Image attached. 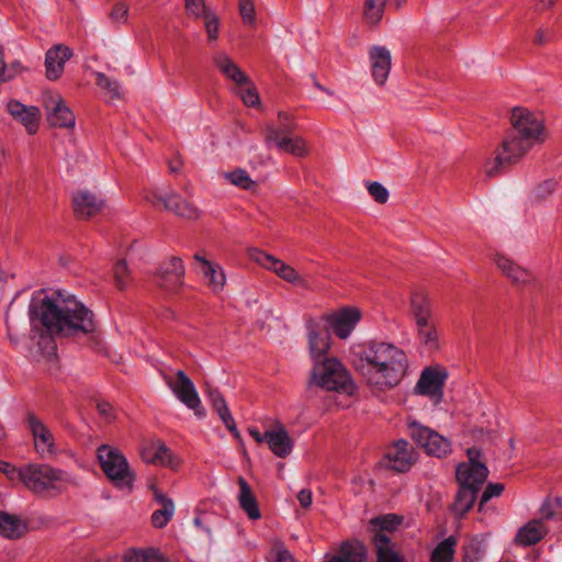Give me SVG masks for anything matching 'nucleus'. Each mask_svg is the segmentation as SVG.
<instances>
[{"mask_svg": "<svg viewBox=\"0 0 562 562\" xmlns=\"http://www.w3.org/2000/svg\"><path fill=\"white\" fill-rule=\"evenodd\" d=\"M29 316L32 331L42 326L47 334L77 336L95 330L94 314L75 296L56 292L53 295L37 293L33 295Z\"/></svg>", "mask_w": 562, "mask_h": 562, "instance_id": "nucleus-1", "label": "nucleus"}, {"mask_svg": "<svg viewBox=\"0 0 562 562\" xmlns=\"http://www.w3.org/2000/svg\"><path fill=\"white\" fill-rule=\"evenodd\" d=\"M512 131L504 137L495 151V157L486 164L487 177H494L501 170L517 164L535 146L548 137L543 119L525 108H515L510 115Z\"/></svg>", "mask_w": 562, "mask_h": 562, "instance_id": "nucleus-2", "label": "nucleus"}, {"mask_svg": "<svg viewBox=\"0 0 562 562\" xmlns=\"http://www.w3.org/2000/svg\"><path fill=\"white\" fill-rule=\"evenodd\" d=\"M355 366L366 381L378 390L397 386L408 370V357L398 346L369 341L353 352Z\"/></svg>", "mask_w": 562, "mask_h": 562, "instance_id": "nucleus-3", "label": "nucleus"}, {"mask_svg": "<svg viewBox=\"0 0 562 562\" xmlns=\"http://www.w3.org/2000/svg\"><path fill=\"white\" fill-rule=\"evenodd\" d=\"M469 461L457 467L456 476L459 490L452 505V512L464 516L474 505L477 493L488 476L487 467L480 461L481 452L476 448L467 451Z\"/></svg>", "mask_w": 562, "mask_h": 562, "instance_id": "nucleus-4", "label": "nucleus"}, {"mask_svg": "<svg viewBox=\"0 0 562 562\" xmlns=\"http://www.w3.org/2000/svg\"><path fill=\"white\" fill-rule=\"evenodd\" d=\"M18 473L23 484L36 494L57 491L63 484L72 482L67 472L45 463L26 464Z\"/></svg>", "mask_w": 562, "mask_h": 562, "instance_id": "nucleus-5", "label": "nucleus"}, {"mask_svg": "<svg viewBox=\"0 0 562 562\" xmlns=\"http://www.w3.org/2000/svg\"><path fill=\"white\" fill-rule=\"evenodd\" d=\"M310 385L346 394H352L355 391L350 374L336 358H325L314 363Z\"/></svg>", "mask_w": 562, "mask_h": 562, "instance_id": "nucleus-6", "label": "nucleus"}, {"mask_svg": "<svg viewBox=\"0 0 562 562\" xmlns=\"http://www.w3.org/2000/svg\"><path fill=\"white\" fill-rule=\"evenodd\" d=\"M97 457L103 473L116 487H132L134 474L122 451L110 445H101L97 450Z\"/></svg>", "mask_w": 562, "mask_h": 562, "instance_id": "nucleus-7", "label": "nucleus"}, {"mask_svg": "<svg viewBox=\"0 0 562 562\" xmlns=\"http://www.w3.org/2000/svg\"><path fill=\"white\" fill-rule=\"evenodd\" d=\"M249 258L263 269L277 274L280 279L294 286L301 289L310 288L308 281L305 279L304 276L296 271L294 267L288 265L286 262L282 261L281 259L270 254H267L261 249H250Z\"/></svg>", "mask_w": 562, "mask_h": 562, "instance_id": "nucleus-8", "label": "nucleus"}, {"mask_svg": "<svg viewBox=\"0 0 562 562\" xmlns=\"http://www.w3.org/2000/svg\"><path fill=\"white\" fill-rule=\"evenodd\" d=\"M412 439L434 457L443 458L452 451L451 442L436 430L414 420L408 423Z\"/></svg>", "mask_w": 562, "mask_h": 562, "instance_id": "nucleus-9", "label": "nucleus"}, {"mask_svg": "<svg viewBox=\"0 0 562 562\" xmlns=\"http://www.w3.org/2000/svg\"><path fill=\"white\" fill-rule=\"evenodd\" d=\"M164 380L173 395L189 409L194 412L198 418L205 417V411L192 380L182 370L176 372V376L165 375Z\"/></svg>", "mask_w": 562, "mask_h": 562, "instance_id": "nucleus-10", "label": "nucleus"}, {"mask_svg": "<svg viewBox=\"0 0 562 562\" xmlns=\"http://www.w3.org/2000/svg\"><path fill=\"white\" fill-rule=\"evenodd\" d=\"M26 423L32 434L34 449L42 459H50L60 452L53 430L44 422L30 413Z\"/></svg>", "mask_w": 562, "mask_h": 562, "instance_id": "nucleus-11", "label": "nucleus"}, {"mask_svg": "<svg viewBox=\"0 0 562 562\" xmlns=\"http://www.w3.org/2000/svg\"><path fill=\"white\" fill-rule=\"evenodd\" d=\"M146 199L154 206H164L165 210L188 220H195L200 216V211L195 206L182 200L181 196L176 193L164 195L154 191L147 195Z\"/></svg>", "mask_w": 562, "mask_h": 562, "instance_id": "nucleus-12", "label": "nucleus"}, {"mask_svg": "<svg viewBox=\"0 0 562 562\" xmlns=\"http://www.w3.org/2000/svg\"><path fill=\"white\" fill-rule=\"evenodd\" d=\"M447 378L448 373L442 368H425L415 386V391L420 395H427L436 398L437 401H440L442 397V387Z\"/></svg>", "mask_w": 562, "mask_h": 562, "instance_id": "nucleus-13", "label": "nucleus"}, {"mask_svg": "<svg viewBox=\"0 0 562 562\" xmlns=\"http://www.w3.org/2000/svg\"><path fill=\"white\" fill-rule=\"evenodd\" d=\"M44 104L47 110V121L52 126L61 128L75 126V115L58 93L49 94Z\"/></svg>", "mask_w": 562, "mask_h": 562, "instance_id": "nucleus-14", "label": "nucleus"}, {"mask_svg": "<svg viewBox=\"0 0 562 562\" xmlns=\"http://www.w3.org/2000/svg\"><path fill=\"white\" fill-rule=\"evenodd\" d=\"M266 143L268 147H276L278 150L303 157L307 153L305 140L299 136H281L279 130L273 125L266 128Z\"/></svg>", "mask_w": 562, "mask_h": 562, "instance_id": "nucleus-15", "label": "nucleus"}, {"mask_svg": "<svg viewBox=\"0 0 562 562\" xmlns=\"http://www.w3.org/2000/svg\"><path fill=\"white\" fill-rule=\"evenodd\" d=\"M361 318V313L355 307H345L327 317V324L334 334L340 338H348Z\"/></svg>", "mask_w": 562, "mask_h": 562, "instance_id": "nucleus-16", "label": "nucleus"}, {"mask_svg": "<svg viewBox=\"0 0 562 562\" xmlns=\"http://www.w3.org/2000/svg\"><path fill=\"white\" fill-rule=\"evenodd\" d=\"M307 340L314 363L324 360L330 348V335L327 327L317 322H310L307 324Z\"/></svg>", "mask_w": 562, "mask_h": 562, "instance_id": "nucleus-17", "label": "nucleus"}, {"mask_svg": "<svg viewBox=\"0 0 562 562\" xmlns=\"http://www.w3.org/2000/svg\"><path fill=\"white\" fill-rule=\"evenodd\" d=\"M371 76L378 86H383L390 75L392 57L391 52L380 45H374L368 50Z\"/></svg>", "mask_w": 562, "mask_h": 562, "instance_id": "nucleus-18", "label": "nucleus"}, {"mask_svg": "<svg viewBox=\"0 0 562 562\" xmlns=\"http://www.w3.org/2000/svg\"><path fill=\"white\" fill-rule=\"evenodd\" d=\"M193 259L196 263V270L202 274L207 286L214 292L218 293L224 289L226 283V276L223 268L201 254H195Z\"/></svg>", "mask_w": 562, "mask_h": 562, "instance_id": "nucleus-19", "label": "nucleus"}, {"mask_svg": "<svg viewBox=\"0 0 562 562\" xmlns=\"http://www.w3.org/2000/svg\"><path fill=\"white\" fill-rule=\"evenodd\" d=\"M414 463V450L405 440H398L389 449L384 458V465L396 472L408 471Z\"/></svg>", "mask_w": 562, "mask_h": 562, "instance_id": "nucleus-20", "label": "nucleus"}, {"mask_svg": "<svg viewBox=\"0 0 562 562\" xmlns=\"http://www.w3.org/2000/svg\"><path fill=\"white\" fill-rule=\"evenodd\" d=\"M75 213L80 218H89L104 207V201L89 190H79L72 196Z\"/></svg>", "mask_w": 562, "mask_h": 562, "instance_id": "nucleus-21", "label": "nucleus"}, {"mask_svg": "<svg viewBox=\"0 0 562 562\" xmlns=\"http://www.w3.org/2000/svg\"><path fill=\"white\" fill-rule=\"evenodd\" d=\"M186 269L181 258H168L159 269L160 285L167 290H173L183 283Z\"/></svg>", "mask_w": 562, "mask_h": 562, "instance_id": "nucleus-22", "label": "nucleus"}, {"mask_svg": "<svg viewBox=\"0 0 562 562\" xmlns=\"http://www.w3.org/2000/svg\"><path fill=\"white\" fill-rule=\"evenodd\" d=\"M71 56L72 50L63 44L49 48L45 56L46 77L49 80L58 79L64 71L65 63Z\"/></svg>", "mask_w": 562, "mask_h": 562, "instance_id": "nucleus-23", "label": "nucleus"}, {"mask_svg": "<svg viewBox=\"0 0 562 562\" xmlns=\"http://www.w3.org/2000/svg\"><path fill=\"white\" fill-rule=\"evenodd\" d=\"M368 550L358 540H348L340 544L336 554L326 555V562H366Z\"/></svg>", "mask_w": 562, "mask_h": 562, "instance_id": "nucleus-24", "label": "nucleus"}, {"mask_svg": "<svg viewBox=\"0 0 562 562\" xmlns=\"http://www.w3.org/2000/svg\"><path fill=\"white\" fill-rule=\"evenodd\" d=\"M267 443L279 458L288 457L293 449V440L280 423H277L271 430H267Z\"/></svg>", "mask_w": 562, "mask_h": 562, "instance_id": "nucleus-25", "label": "nucleus"}, {"mask_svg": "<svg viewBox=\"0 0 562 562\" xmlns=\"http://www.w3.org/2000/svg\"><path fill=\"white\" fill-rule=\"evenodd\" d=\"M213 61L220 72L225 76V78L232 80L237 87L248 85V76L226 53L220 52L215 54Z\"/></svg>", "mask_w": 562, "mask_h": 562, "instance_id": "nucleus-26", "label": "nucleus"}, {"mask_svg": "<svg viewBox=\"0 0 562 562\" xmlns=\"http://www.w3.org/2000/svg\"><path fill=\"white\" fill-rule=\"evenodd\" d=\"M9 113L21 121L30 134H34L38 128L40 109L37 106H26L19 101L8 103Z\"/></svg>", "mask_w": 562, "mask_h": 562, "instance_id": "nucleus-27", "label": "nucleus"}, {"mask_svg": "<svg viewBox=\"0 0 562 562\" xmlns=\"http://www.w3.org/2000/svg\"><path fill=\"white\" fill-rule=\"evenodd\" d=\"M237 483L239 486V492L237 494L239 507L245 512L249 519H259L261 517V512L251 487L243 476L238 477Z\"/></svg>", "mask_w": 562, "mask_h": 562, "instance_id": "nucleus-28", "label": "nucleus"}, {"mask_svg": "<svg viewBox=\"0 0 562 562\" xmlns=\"http://www.w3.org/2000/svg\"><path fill=\"white\" fill-rule=\"evenodd\" d=\"M142 459L146 463H154L166 467H176L172 453L165 443H153L144 447L140 451Z\"/></svg>", "mask_w": 562, "mask_h": 562, "instance_id": "nucleus-29", "label": "nucleus"}, {"mask_svg": "<svg viewBox=\"0 0 562 562\" xmlns=\"http://www.w3.org/2000/svg\"><path fill=\"white\" fill-rule=\"evenodd\" d=\"M409 312L416 325L435 319L432 303L428 295L423 292L412 294Z\"/></svg>", "mask_w": 562, "mask_h": 562, "instance_id": "nucleus-30", "label": "nucleus"}, {"mask_svg": "<svg viewBox=\"0 0 562 562\" xmlns=\"http://www.w3.org/2000/svg\"><path fill=\"white\" fill-rule=\"evenodd\" d=\"M154 497L160 508L153 513L151 524L156 528H164L175 515V504L170 497L158 490H155Z\"/></svg>", "mask_w": 562, "mask_h": 562, "instance_id": "nucleus-31", "label": "nucleus"}, {"mask_svg": "<svg viewBox=\"0 0 562 562\" xmlns=\"http://www.w3.org/2000/svg\"><path fill=\"white\" fill-rule=\"evenodd\" d=\"M416 331L419 344L427 351L432 352L440 348V335L435 319L417 324Z\"/></svg>", "mask_w": 562, "mask_h": 562, "instance_id": "nucleus-32", "label": "nucleus"}, {"mask_svg": "<svg viewBox=\"0 0 562 562\" xmlns=\"http://www.w3.org/2000/svg\"><path fill=\"white\" fill-rule=\"evenodd\" d=\"M495 263L513 282L525 284L531 280V274L527 269L503 255L496 256Z\"/></svg>", "mask_w": 562, "mask_h": 562, "instance_id": "nucleus-33", "label": "nucleus"}, {"mask_svg": "<svg viewBox=\"0 0 562 562\" xmlns=\"http://www.w3.org/2000/svg\"><path fill=\"white\" fill-rule=\"evenodd\" d=\"M26 530V524L16 515L0 512V536L7 539H18Z\"/></svg>", "mask_w": 562, "mask_h": 562, "instance_id": "nucleus-34", "label": "nucleus"}, {"mask_svg": "<svg viewBox=\"0 0 562 562\" xmlns=\"http://www.w3.org/2000/svg\"><path fill=\"white\" fill-rule=\"evenodd\" d=\"M546 528L541 520H532L521 527L516 535V542L521 546H532L539 542L546 535Z\"/></svg>", "mask_w": 562, "mask_h": 562, "instance_id": "nucleus-35", "label": "nucleus"}, {"mask_svg": "<svg viewBox=\"0 0 562 562\" xmlns=\"http://www.w3.org/2000/svg\"><path fill=\"white\" fill-rule=\"evenodd\" d=\"M378 553L376 562H403L397 553L394 552L391 541L386 535H376L372 538Z\"/></svg>", "mask_w": 562, "mask_h": 562, "instance_id": "nucleus-36", "label": "nucleus"}, {"mask_svg": "<svg viewBox=\"0 0 562 562\" xmlns=\"http://www.w3.org/2000/svg\"><path fill=\"white\" fill-rule=\"evenodd\" d=\"M457 539L453 536L442 540L432 550L430 562H452L456 552Z\"/></svg>", "mask_w": 562, "mask_h": 562, "instance_id": "nucleus-37", "label": "nucleus"}, {"mask_svg": "<svg viewBox=\"0 0 562 562\" xmlns=\"http://www.w3.org/2000/svg\"><path fill=\"white\" fill-rule=\"evenodd\" d=\"M224 178L233 186L244 190L252 191L256 189V182L250 178L249 173L244 169H235L231 172H225Z\"/></svg>", "mask_w": 562, "mask_h": 562, "instance_id": "nucleus-38", "label": "nucleus"}, {"mask_svg": "<svg viewBox=\"0 0 562 562\" xmlns=\"http://www.w3.org/2000/svg\"><path fill=\"white\" fill-rule=\"evenodd\" d=\"M386 0H364V18L371 25H376L383 16Z\"/></svg>", "mask_w": 562, "mask_h": 562, "instance_id": "nucleus-39", "label": "nucleus"}, {"mask_svg": "<svg viewBox=\"0 0 562 562\" xmlns=\"http://www.w3.org/2000/svg\"><path fill=\"white\" fill-rule=\"evenodd\" d=\"M401 524V518L396 515L389 514L379 516L370 520V526L376 535H382L380 531H392Z\"/></svg>", "mask_w": 562, "mask_h": 562, "instance_id": "nucleus-40", "label": "nucleus"}, {"mask_svg": "<svg viewBox=\"0 0 562 562\" xmlns=\"http://www.w3.org/2000/svg\"><path fill=\"white\" fill-rule=\"evenodd\" d=\"M97 85L111 98L122 97V88L117 80L106 77L103 72H95Z\"/></svg>", "mask_w": 562, "mask_h": 562, "instance_id": "nucleus-41", "label": "nucleus"}, {"mask_svg": "<svg viewBox=\"0 0 562 562\" xmlns=\"http://www.w3.org/2000/svg\"><path fill=\"white\" fill-rule=\"evenodd\" d=\"M124 562H166L158 551L150 550H131L124 559Z\"/></svg>", "mask_w": 562, "mask_h": 562, "instance_id": "nucleus-42", "label": "nucleus"}, {"mask_svg": "<svg viewBox=\"0 0 562 562\" xmlns=\"http://www.w3.org/2000/svg\"><path fill=\"white\" fill-rule=\"evenodd\" d=\"M540 513L544 519H555L562 516V497H548L543 501Z\"/></svg>", "mask_w": 562, "mask_h": 562, "instance_id": "nucleus-43", "label": "nucleus"}, {"mask_svg": "<svg viewBox=\"0 0 562 562\" xmlns=\"http://www.w3.org/2000/svg\"><path fill=\"white\" fill-rule=\"evenodd\" d=\"M130 8L125 2H116L109 12L108 19L111 25L121 26L128 21Z\"/></svg>", "mask_w": 562, "mask_h": 562, "instance_id": "nucleus-44", "label": "nucleus"}, {"mask_svg": "<svg viewBox=\"0 0 562 562\" xmlns=\"http://www.w3.org/2000/svg\"><path fill=\"white\" fill-rule=\"evenodd\" d=\"M237 93L240 97L244 104L247 106H256L260 103L257 89L254 87L249 79L248 85L237 87Z\"/></svg>", "mask_w": 562, "mask_h": 562, "instance_id": "nucleus-45", "label": "nucleus"}, {"mask_svg": "<svg viewBox=\"0 0 562 562\" xmlns=\"http://www.w3.org/2000/svg\"><path fill=\"white\" fill-rule=\"evenodd\" d=\"M218 415V417L221 418V420L223 422V424L226 426V428L228 429V431L235 437V438H239L240 437V434L237 429V426H236V423L234 420V417L232 416L231 414V411L227 406V404H223L221 406H217L216 408H214Z\"/></svg>", "mask_w": 562, "mask_h": 562, "instance_id": "nucleus-46", "label": "nucleus"}, {"mask_svg": "<svg viewBox=\"0 0 562 562\" xmlns=\"http://www.w3.org/2000/svg\"><path fill=\"white\" fill-rule=\"evenodd\" d=\"M367 190L369 194L378 203H385L389 200V190L376 181H367L366 182Z\"/></svg>", "mask_w": 562, "mask_h": 562, "instance_id": "nucleus-47", "label": "nucleus"}, {"mask_svg": "<svg viewBox=\"0 0 562 562\" xmlns=\"http://www.w3.org/2000/svg\"><path fill=\"white\" fill-rule=\"evenodd\" d=\"M186 10L190 16L195 19L210 14L205 7V0H184Z\"/></svg>", "mask_w": 562, "mask_h": 562, "instance_id": "nucleus-48", "label": "nucleus"}, {"mask_svg": "<svg viewBox=\"0 0 562 562\" xmlns=\"http://www.w3.org/2000/svg\"><path fill=\"white\" fill-rule=\"evenodd\" d=\"M271 562H295L290 551L283 544H276L269 554Z\"/></svg>", "mask_w": 562, "mask_h": 562, "instance_id": "nucleus-49", "label": "nucleus"}, {"mask_svg": "<svg viewBox=\"0 0 562 562\" xmlns=\"http://www.w3.org/2000/svg\"><path fill=\"white\" fill-rule=\"evenodd\" d=\"M239 12L243 18V21L246 24L252 25L255 24V4L252 0H240L239 1Z\"/></svg>", "mask_w": 562, "mask_h": 562, "instance_id": "nucleus-50", "label": "nucleus"}, {"mask_svg": "<svg viewBox=\"0 0 562 562\" xmlns=\"http://www.w3.org/2000/svg\"><path fill=\"white\" fill-rule=\"evenodd\" d=\"M279 130L281 136H289L293 131V122L290 114L285 112H279L278 124H272Z\"/></svg>", "mask_w": 562, "mask_h": 562, "instance_id": "nucleus-51", "label": "nucleus"}, {"mask_svg": "<svg viewBox=\"0 0 562 562\" xmlns=\"http://www.w3.org/2000/svg\"><path fill=\"white\" fill-rule=\"evenodd\" d=\"M504 491V485L502 483H488L483 491L480 501V510H482L483 505L487 503L493 497L499 496Z\"/></svg>", "mask_w": 562, "mask_h": 562, "instance_id": "nucleus-52", "label": "nucleus"}, {"mask_svg": "<svg viewBox=\"0 0 562 562\" xmlns=\"http://www.w3.org/2000/svg\"><path fill=\"white\" fill-rule=\"evenodd\" d=\"M204 24L210 41H215L218 36V19L212 12L204 14Z\"/></svg>", "mask_w": 562, "mask_h": 562, "instance_id": "nucleus-53", "label": "nucleus"}, {"mask_svg": "<svg viewBox=\"0 0 562 562\" xmlns=\"http://www.w3.org/2000/svg\"><path fill=\"white\" fill-rule=\"evenodd\" d=\"M127 276V265L124 260H120L114 266V278L120 289L127 285L125 277Z\"/></svg>", "mask_w": 562, "mask_h": 562, "instance_id": "nucleus-54", "label": "nucleus"}, {"mask_svg": "<svg viewBox=\"0 0 562 562\" xmlns=\"http://www.w3.org/2000/svg\"><path fill=\"white\" fill-rule=\"evenodd\" d=\"M483 558V551L474 544L465 549L463 562H479Z\"/></svg>", "mask_w": 562, "mask_h": 562, "instance_id": "nucleus-55", "label": "nucleus"}, {"mask_svg": "<svg viewBox=\"0 0 562 562\" xmlns=\"http://www.w3.org/2000/svg\"><path fill=\"white\" fill-rule=\"evenodd\" d=\"M97 409L99 414L104 417L108 422L112 420L114 418L113 415V406L108 402H99L97 405Z\"/></svg>", "mask_w": 562, "mask_h": 562, "instance_id": "nucleus-56", "label": "nucleus"}, {"mask_svg": "<svg viewBox=\"0 0 562 562\" xmlns=\"http://www.w3.org/2000/svg\"><path fill=\"white\" fill-rule=\"evenodd\" d=\"M14 78V74L8 71V66L3 57V47L0 45V81H8Z\"/></svg>", "mask_w": 562, "mask_h": 562, "instance_id": "nucleus-57", "label": "nucleus"}, {"mask_svg": "<svg viewBox=\"0 0 562 562\" xmlns=\"http://www.w3.org/2000/svg\"><path fill=\"white\" fill-rule=\"evenodd\" d=\"M209 400L213 406V408H216L217 406H221L226 403L225 398L217 390H209L207 392Z\"/></svg>", "mask_w": 562, "mask_h": 562, "instance_id": "nucleus-58", "label": "nucleus"}, {"mask_svg": "<svg viewBox=\"0 0 562 562\" xmlns=\"http://www.w3.org/2000/svg\"><path fill=\"white\" fill-rule=\"evenodd\" d=\"M297 499L302 507H304V508L310 507L312 504V499H313L312 492L306 488L301 490L297 494Z\"/></svg>", "mask_w": 562, "mask_h": 562, "instance_id": "nucleus-59", "label": "nucleus"}, {"mask_svg": "<svg viewBox=\"0 0 562 562\" xmlns=\"http://www.w3.org/2000/svg\"><path fill=\"white\" fill-rule=\"evenodd\" d=\"M555 182L552 180L544 181L538 187V194L540 196H546L555 189Z\"/></svg>", "mask_w": 562, "mask_h": 562, "instance_id": "nucleus-60", "label": "nucleus"}, {"mask_svg": "<svg viewBox=\"0 0 562 562\" xmlns=\"http://www.w3.org/2000/svg\"><path fill=\"white\" fill-rule=\"evenodd\" d=\"M249 435L256 440L258 443L267 442V431L265 434H261L256 428H249Z\"/></svg>", "mask_w": 562, "mask_h": 562, "instance_id": "nucleus-61", "label": "nucleus"}, {"mask_svg": "<svg viewBox=\"0 0 562 562\" xmlns=\"http://www.w3.org/2000/svg\"><path fill=\"white\" fill-rule=\"evenodd\" d=\"M0 471L10 474L14 472V468L11 467V464H9L8 462L0 461Z\"/></svg>", "mask_w": 562, "mask_h": 562, "instance_id": "nucleus-62", "label": "nucleus"}, {"mask_svg": "<svg viewBox=\"0 0 562 562\" xmlns=\"http://www.w3.org/2000/svg\"><path fill=\"white\" fill-rule=\"evenodd\" d=\"M557 0H541L538 4L539 10H546L550 7H552L555 3Z\"/></svg>", "mask_w": 562, "mask_h": 562, "instance_id": "nucleus-63", "label": "nucleus"}, {"mask_svg": "<svg viewBox=\"0 0 562 562\" xmlns=\"http://www.w3.org/2000/svg\"><path fill=\"white\" fill-rule=\"evenodd\" d=\"M535 41L538 43V44H542L546 42V37H544V34L542 31H538L537 32V35H536V38Z\"/></svg>", "mask_w": 562, "mask_h": 562, "instance_id": "nucleus-64", "label": "nucleus"}]
</instances>
